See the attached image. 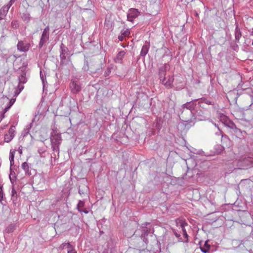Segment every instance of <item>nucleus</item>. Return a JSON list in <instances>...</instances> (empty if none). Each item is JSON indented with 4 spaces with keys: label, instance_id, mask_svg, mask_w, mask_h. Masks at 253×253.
Wrapping results in <instances>:
<instances>
[{
    "label": "nucleus",
    "instance_id": "nucleus-34",
    "mask_svg": "<svg viewBox=\"0 0 253 253\" xmlns=\"http://www.w3.org/2000/svg\"><path fill=\"white\" fill-rule=\"evenodd\" d=\"M13 138V137H12V136H10V135H8L7 134H5L4 135V141L5 142H9L11 141V140Z\"/></svg>",
    "mask_w": 253,
    "mask_h": 253
},
{
    "label": "nucleus",
    "instance_id": "nucleus-3",
    "mask_svg": "<svg viewBox=\"0 0 253 253\" xmlns=\"http://www.w3.org/2000/svg\"><path fill=\"white\" fill-rule=\"evenodd\" d=\"M150 233V229L145 228L141 231V234L140 239L141 240L140 242L141 245H138L137 247L138 249L141 252H145V248H147L148 240L147 237Z\"/></svg>",
    "mask_w": 253,
    "mask_h": 253
},
{
    "label": "nucleus",
    "instance_id": "nucleus-11",
    "mask_svg": "<svg viewBox=\"0 0 253 253\" xmlns=\"http://www.w3.org/2000/svg\"><path fill=\"white\" fill-rule=\"evenodd\" d=\"M176 224L177 225V226L179 224V225L181 227L182 230L183 231V235L187 241L188 235L187 234V233L186 231V230L184 228V226L185 225H187V223H186L184 221H183L180 219L176 220Z\"/></svg>",
    "mask_w": 253,
    "mask_h": 253
},
{
    "label": "nucleus",
    "instance_id": "nucleus-14",
    "mask_svg": "<svg viewBox=\"0 0 253 253\" xmlns=\"http://www.w3.org/2000/svg\"><path fill=\"white\" fill-rule=\"evenodd\" d=\"M126 54V52L124 51H120L117 55L116 58L115 59V61L117 63H122V60L124 56Z\"/></svg>",
    "mask_w": 253,
    "mask_h": 253
},
{
    "label": "nucleus",
    "instance_id": "nucleus-43",
    "mask_svg": "<svg viewBox=\"0 0 253 253\" xmlns=\"http://www.w3.org/2000/svg\"><path fill=\"white\" fill-rule=\"evenodd\" d=\"M125 38V37L122 35V34L118 36V39L120 41H123Z\"/></svg>",
    "mask_w": 253,
    "mask_h": 253
},
{
    "label": "nucleus",
    "instance_id": "nucleus-7",
    "mask_svg": "<svg viewBox=\"0 0 253 253\" xmlns=\"http://www.w3.org/2000/svg\"><path fill=\"white\" fill-rule=\"evenodd\" d=\"M139 12L135 8H130L127 14V20L133 22L134 19L138 17Z\"/></svg>",
    "mask_w": 253,
    "mask_h": 253
},
{
    "label": "nucleus",
    "instance_id": "nucleus-16",
    "mask_svg": "<svg viewBox=\"0 0 253 253\" xmlns=\"http://www.w3.org/2000/svg\"><path fill=\"white\" fill-rule=\"evenodd\" d=\"M21 18L23 20V21L24 22H30L31 19V17L30 13L27 11H25V12L22 13V15H21Z\"/></svg>",
    "mask_w": 253,
    "mask_h": 253
},
{
    "label": "nucleus",
    "instance_id": "nucleus-28",
    "mask_svg": "<svg viewBox=\"0 0 253 253\" xmlns=\"http://www.w3.org/2000/svg\"><path fill=\"white\" fill-rule=\"evenodd\" d=\"M15 101V99H12L9 102V105L7 106L3 111V115L5 114L10 109Z\"/></svg>",
    "mask_w": 253,
    "mask_h": 253
},
{
    "label": "nucleus",
    "instance_id": "nucleus-31",
    "mask_svg": "<svg viewBox=\"0 0 253 253\" xmlns=\"http://www.w3.org/2000/svg\"><path fill=\"white\" fill-rule=\"evenodd\" d=\"M40 78L42 82L43 88H44L45 86V84H47V82L46 81L45 77L41 71H40Z\"/></svg>",
    "mask_w": 253,
    "mask_h": 253
},
{
    "label": "nucleus",
    "instance_id": "nucleus-1",
    "mask_svg": "<svg viewBox=\"0 0 253 253\" xmlns=\"http://www.w3.org/2000/svg\"><path fill=\"white\" fill-rule=\"evenodd\" d=\"M169 65L165 64L159 68L158 76L160 82L163 84L167 88H172L173 87V83L174 78L172 76H168L166 77V72L169 70Z\"/></svg>",
    "mask_w": 253,
    "mask_h": 253
},
{
    "label": "nucleus",
    "instance_id": "nucleus-36",
    "mask_svg": "<svg viewBox=\"0 0 253 253\" xmlns=\"http://www.w3.org/2000/svg\"><path fill=\"white\" fill-rule=\"evenodd\" d=\"M67 253H77L75 247L72 245V246L67 250Z\"/></svg>",
    "mask_w": 253,
    "mask_h": 253
},
{
    "label": "nucleus",
    "instance_id": "nucleus-46",
    "mask_svg": "<svg viewBox=\"0 0 253 253\" xmlns=\"http://www.w3.org/2000/svg\"><path fill=\"white\" fill-rule=\"evenodd\" d=\"M10 168H11L12 166L14 165V161H10Z\"/></svg>",
    "mask_w": 253,
    "mask_h": 253
},
{
    "label": "nucleus",
    "instance_id": "nucleus-42",
    "mask_svg": "<svg viewBox=\"0 0 253 253\" xmlns=\"http://www.w3.org/2000/svg\"><path fill=\"white\" fill-rule=\"evenodd\" d=\"M79 212H81V213H82V212H84V213H88L89 212V211L86 210V209H84V210H79Z\"/></svg>",
    "mask_w": 253,
    "mask_h": 253
},
{
    "label": "nucleus",
    "instance_id": "nucleus-21",
    "mask_svg": "<svg viewBox=\"0 0 253 253\" xmlns=\"http://www.w3.org/2000/svg\"><path fill=\"white\" fill-rule=\"evenodd\" d=\"M11 200L13 202H16L17 200V191L15 189L13 186H12L11 190Z\"/></svg>",
    "mask_w": 253,
    "mask_h": 253
},
{
    "label": "nucleus",
    "instance_id": "nucleus-44",
    "mask_svg": "<svg viewBox=\"0 0 253 253\" xmlns=\"http://www.w3.org/2000/svg\"><path fill=\"white\" fill-rule=\"evenodd\" d=\"M173 233L174 234V235H175V236L177 238H178L180 236V235L179 234L177 233L175 230H174L173 231Z\"/></svg>",
    "mask_w": 253,
    "mask_h": 253
},
{
    "label": "nucleus",
    "instance_id": "nucleus-8",
    "mask_svg": "<svg viewBox=\"0 0 253 253\" xmlns=\"http://www.w3.org/2000/svg\"><path fill=\"white\" fill-rule=\"evenodd\" d=\"M31 46L29 42H24L23 41H19L17 44V49L21 52H27Z\"/></svg>",
    "mask_w": 253,
    "mask_h": 253
},
{
    "label": "nucleus",
    "instance_id": "nucleus-25",
    "mask_svg": "<svg viewBox=\"0 0 253 253\" xmlns=\"http://www.w3.org/2000/svg\"><path fill=\"white\" fill-rule=\"evenodd\" d=\"M33 121H34L33 120L32 122L30 123L27 126H26L25 128H24V129L23 130V133H24V135H27V134L29 133L30 129L31 128V127L33 126Z\"/></svg>",
    "mask_w": 253,
    "mask_h": 253
},
{
    "label": "nucleus",
    "instance_id": "nucleus-12",
    "mask_svg": "<svg viewBox=\"0 0 253 253\" xmlns=\"http://www.w3.org/2000/svg\"><path fill=\"white\" fill-rule=\"evenodd\" d=\"M9 8L7 5H4L0 9V20H2L5 18Z\"/></svg>",
    "mask_w": 253,
    "mask_h": 253
},
{
    "label": "nucleus",
    "instance_id": "nucleus-27",
    "mask_svg": "<svg viewBox=\"0 0 253 253\" xmlns=\"http://www.w3.org/2000/svg\"><path fill=\"white\" fill-rule=\"evenodd\" d=\"M72 246V245L70 243H64L62 244L59 247V250H63L65 248H67V250L70 248Z\"/></svg>",
    "mask_w": 253,
    "mask_h": 253
},
{
    "label": "nucleus",
    "instance_id": "nucleus-24",
    "mask_svg": "<svg viewBox=\"0 0 253 253\" xmlns=\"http://www.w3.org/2000/svg\"><path fill=\"white\" fill-rule=\"evenodd\" d=\"M11 28L13 29H17L19 27V23L17 20H13L10 23Z\"/></svg>",
    "mask_w": 253,
    "mask_h": 253
},
{
    "label": "nucleus",
    "instance_id": "nucleus-4",
    "mask_svg": "<svg viewBox=\"0 0 253 253\" xmlns=\"http://www.w3.org/2000/svg\"><path fill=\"white\" fill-rule=\"evenodd\" d=\"M49 27L47 26L42 32L38 44V47L41 49L48 41L49 39Z\"/></svg>",
    "mask_w": 253,
    "mask_h": 253
},
{
    "label": "nucleus",
    "instance_id": "nucleus-51",
    "mask_svg": "<svg viewBox=\"0 0 253 253\" xmlns=\"http://www.w3.org/2000/svg\"><path fill=\"white\" fill-rule=\"evenodd\" d=\"M4 37H5V36H1L0 39H2V38H4Z\"/></svg>",
    "mask_w": 253,
    "mask_h": 253
},
{
    "label": "nucleus",
    "instance_id": "nucleus-40",
    "mask_svg": "<svg viewBox=\"0 0 253 253\" xmlns=\"http://www.w3.org/2000/svg\"><path fill=\"white\" fill-rule=\"evenodd\" d=\"M16 0H10L6 5H7L9 8H10L11 6V5L15 2Z\"/></svg>",
    "mask_w": 253,
    "mask_h": 253
},
{
    "label": "nucleus",
    "instance_id": "nucleus-10",
    "mask_svg": "<svg viewBox=\"0 0 253 253\" xmlns=\"http://www.w3.org/2000/svg\"><path fill=\"white\" fill-rule=\"evenodd\" d=\"M185 85L184 80L182 78H179L176 79L175 85L173 87H175L176 90H179L183 89Z\"/></svg>",
    "mask_w": 253,
    "mask_h": 253
},
{
    "label": "nucleus",
    "instance_id": "nucleus-39",
    "mask_svg": "<svg viewBox=\"0 0 253 253\" xmlns=\"http://www.w3.org/2000/svg\"><path fill=\"white\" fill-rule=\"evenodd\" d=\"M83 69L84 71H87L88 69V62L87 61L84 62V66L83 67Z\"/></svg>",
    "mask_w": 253,
    "mask_h": 253
},
{
    "label": "nucleus",
    "instance_id": "nucleus-38",
    "mask_svg": "<svg viewBox=\"0 0 253 253\" xmlns=\"http://www.w3.org/2000/svg\"><path fill=\"white\" fill-rule=\"evenodd\" d=\"M111 72V69L110 68H107L105 70L104 75L105 77H107L109 76Z\"/></svg>",
    "mask_w": 253,
    "mask_h": 253
},
{
    "label": "nucleus",
    "instance_id": "nucleus-29",
    "mask_svg": "<svg viewBox=\"0 0 253 253\" xmlns=\"http://www.w3.org/2000/svg\"><path fill=\"white\" fill-rule=\"evenodd\" d=\"M121 34L124 36L125 37L129 36L130 34V32L128 28H124L121 31Z\"/></svg>",
    "mask_w": 253,
    "mask_h": 253
},
{
    "label": "nucleus",
    "instance_id": "nucleus-47",
    "mask_svg": "<svg viewBox=\"0 0 253 253\" xmlns=\"http://www.w3.org/2000/svg\"><path fill=\"white\" fill-rule=\"evenodd\" d=\"M3 116L4 117V114L3 115V112H2V113L0 115V117H3Z\"/></svg>",
    "mask_w": 253,
    "mask_h": 253
},
{
    "label": "nucleus",
    "instance_id": "nucleus-41",
    "mask_svg": "<svg viewBox=\"0 0 253 253\" xmlns=\"http://www.w3.org/2000/svg\"><path fill=\"white\" fill-rule=\"evenodd\" d=\"M184 108H186L187 109H190V102H187L186 104L183 105Z\"/></svg>",
    "mask_w": 253,
    "mask_h": 253
},
{
    "label": "nucleus",
    "instance_id": "nucleus-6",
    "mask_svg": "<svg viewBox=\"0 0 253 253\" xmlns=\"http://www.w3.org/2000/svg\"><path fill=\"white\" fill-rule=\"evenodd\" d=\"M70 88L73 94H77L81 90L80 84L77 81L72 80L70 83Z\"/></svg>",
    "mask_w": 253,
    "mask_h": 253
},
{
    "label": "nucleus",
    "instance_id": "nucleus-9",
    "mask_svg": "<svg viewBox=\"0 0 253 253\" xmlns=\"http://www.w3.org/2000/svg\"><path fill=\"white\" fill-rule=\"evenodd\" d=\"M60 58L61 62L66 59V54L69 51L68 48L63 43H61L60 46Z\"/></svg>",
    "mask_w": 253,
    "mask_h": 253
},
{
    "label": "nucleus",
    "instance_id": "nucleus-17",
    "mask_svg": "<svg viewBox=\"0 0 253 253\" xmlns=\"http://www.w3.org/2000/svg\"><path fill=\"white\" fill-rule=\"evenodd\" d=\"M243 164L246 167H253V158L252 157L245 158L243 160Z\"/></svg>",
    "mask_w": 253,
    "mask_h": 253
},
{
    "label": "nucleus",
    "instance_id": "nucleus-5",
    "mask_svg": "<svg viewBox=\"0 0 253 253\" xmlns=\"http://www.w3.org/2000/svg\"><path fill=\"white\" fill-rule=\"evenodd\" d=\"M78 193L82 197H89V188L86 184V181H84L79 184Z\"/></svg>",
    "mask_w": 253,
    "mask_h": 253
},
{
    "label": "nucleus",
    "instance_id": "nucleus-45",
    "mask_svg": "<svg viewBox=\"0 0 253 253\" xmlns=\"http://www.w3.org/2000/svg\"><path fill=\"white\" fill-rule=\"evenodd\" d=\"M149 224V223H147V222H146V223H145L143 224H142V227H143V228L145 227V226H146L147 225Z\"/></svg>",
    "mask_w": 253,
    "mask_h": 253
},
{
    "label": "nucleus",
    "instance_id": "nucleus-23",
    "mask_svg": "<svg viewBox=\"0 0 253 253\" xmlns=\"http://www.w3.org/2000/svg\"><path fill=\"white\" fill-rule=\"evenodd\" d=\"M24 85L22 84L19 83L17 88L15 89L14 91V94L15 96H17L19 94V93L22 91L24 89Z\"/></svg>",
    "mask_w": 253,
    "mask_h": 253
},
{
    "label": "nucleus",
    "instance_id": "nucleus-49",
    "mask_svg": "<svg viewBox=\"0 0 253 253\" xmlns=\"http://www.w3.org/2000/svg\"><path fill=\"white\" fill-rule=\"evenodd\" d=\"M18 151H19V153H20V154H21V153H22V149H19V150H18Z\"/></svg>",
    "mask_w": 253,
    "mask_h": 253
},
{
    "label": "nucleus",
    "instance_id": "nucleus-37",
    "mask_svg": "<svg viewBox=\"0 0 253 253\" xmlns=\"http://www.w3.org/2000/svg\"><path fill=\"white\" fill-rule=\"evenodd\" d=\"M45 151L42 148H39L38 149V153L40 154L41 157H44L43 154L45 153Z\"/></svg>",
    "mask_w": 253,
    "mask_h": 253
},
{
    "label": "nucleus",
    "instance_id": "nucleus-35",
    "mask_svg": "<svg viewBox=\"0 0 253 253\" xmlns=\"http://www.w3.org/2000/svg\"><path fill=\"white\" fill-rule=\"evenodd\" d=\"M14 154H15V152L11 150L10 151V153H9V158L10 161H14Z\"/></svg>",
    "mask_w": 253,
    "mask_h": 253
},
{
    "label": "nucleus",
    "instance_id": "nucleus-26",
    "mask_svg": "<svg viewBox=\"0 0 253 253\" xmlns=\"http://www.w3.org/2000/svg\"><path fill=\"white\" fill-rule=\"evenodd\" d=\"M9 179L12 184H13L16 179V175L14 171L12 170L11 168H10V173L9 175Z\"/></svg>",
    "mask_w": 253,
    "mask_h": 253
},
{
    "label": "nucleus",
    "instance_id": "nucleus-48",
    "mask_svg": "<svg viewBox=\"0 0 253 253\" xmlns=\"http://www.w3.org/2000/svg\"><path fill=\"white\" fill-rule=\"evenodd\" d=\"M4 118V117L3 116L2 117H0V122L2 121V120Z\"/></svg>",
    "mask_w": 253,
    "mask_h": 253
},
{
    "label": "nucleus",
    "instance_id": "nucleus-30",
    "mask_svg": "<svg viewBox=\"0 0 253 253\" xmlns=\"http://www.w3.org/2000/svg\"><path fill=\"white\" fill-rule=\"evenodd\" d=\"M85 205V203L84 201L79 200L77 204V209L79 211V210H82V208H84Z\"/></svg>",
    "mask_w": 253,
    "mask_h": 253
},
{
    "label": "nucleus",
    "instance_id": "nucleus-19",
    "mask_svg": "<svg viewBox=\"0 0 253 253\" xmlns=\"http://www.w3.org/2000/svg\"><path fill=\"white\" fill-rule=\"evenodd\" d=\"M26 73L25 72L22 73V74L19 76V83L24 84L27 82V79L26 77Z\"/></svg>",
    "mask_w": 253,
    "mask_h": 253
},
{
    "label": "nucleus",
    "instance_id": "nucleus-33",
    "mask_svg": "<svg viewBox=\"0 0 253 253\" xmlns=\"http://www.w3.org/2000/svg\"><path fill=\"white\" fill-rule=\"evenodd\" d=\"M14 132H15V127L14 126H11L9 128L8 133H6V134L10 135V136H12V137H14Z\"/></svg>",
    "mask_w": 253,
    "mask_h": 253
},
{
    "label": "nucleus",
    "instance_id": "nucleus-15",
    "mask_svg": "<svg viewBox=\"0 0 253 253\" xmlns=\"http://www.w3.org/2000/svg\"><path fill=\"white\" fill-rule=\"evenodd\" d=\"M21 168L24 170L25 174L29 175V176H30L32 174L31 172L30 169V167H29V164H28V163H27L26 162L23 163L21 165Z\"/></svg>",
    "mask_w": 253,
    "mask_h": 253
},
{
    "label": "nucleus",
    "instance_id": "nucleus-32",
    "mask_svg": "<svg viewBox=\"0 0 253 253\" xmlns=\"http://www.w3.org/2000/svg\"><path fill=\"white\" fill-rule=\"evenodd\" d=\"M4 194L3 191V186H0V203L2 204V201L3 200Z\"/></svg>",
    "mask_w": 253,
    "mask_h": 253
},
{
    "label": "nucleus",
    "instance_id": "nucleus-2",
    "mask_svg": "<svg viewBox=\"0 0 253 253\" xmlns=\"http://www.w3.org/2000/svg\"><path fill=\"white\" fill-rule=\"evenodd\" d=\"M50 138L52 150L54 152H59V145L62 141L61 134L53 130L51 133Z\"/></svg>",
    "mask_w": 253,
    "mask_h": 253
},
{
    "label": "nucleus",
    "instance_id": "nucleus-50",
    "mask_svg": "<svg viewBox=\"0 0 253 253\" xmlns=\"http://www.w3.org/2000/svg\"><path fill=\"white\" fill-rule=\"evenodd\" d=\"M251 35H252V36H253V29H252V32H251Z\"/></svg>",
    "mask_w": 253,
    "mask_h": 253
},
{
    "label": "nucleus",
    "instance_id": "nucleus-13",
    "mask_svg": "<svg viewBox=\"0 0 253 253\" xmlns=\"http://www.w3.org/2000/svg\"><path fill=\"white\" fill-rule=\"evenodd\" d=\"M149 47V43H146L145 44L143 45L141 48L140 55L141 56L145 57L148 52Z\"/></svg>",
    "mask_w": 253,
    "mask_h": 253
},
{
    "label": "nucleus",
    "instance_id": "nucleus-22",
    "mask_svg": "<svg viewBox=\"0 0 253 253\" xmlns=\"http://www.w3.org/2000/svg\"><path fill=\"white\" fill-rule=\"evenodd\" d=\"M210 248V246L208 244V241H206L204 244V247H202L200 246V249L201 251L204 253H207L209 252V251Z\"/></svg>",
    "mask_w": 253,
    "mask_h": 253
},
{
    "label": "nucleus",
    "instance_id": "nucleus-18",
    "mask_svg": "<svg viewBox=\"0 0 253 253\" xmlns=\"http://www.w3.org/2000/svg\"><path fill=\"white\" fill-rule=\"evenodd\" d=\"M156 247H154L152 250L149 251V253H154L156 252H161V244L157 239L155 240Z\"/></svg>",
    "mask_w": 253,
    "mask_h": 253
},
{
    "label": "nucleus",
    "instance_id": "nucleus-20",
    "mask_svg": "<svg viewBox=\"0 0 253 253\" xmlns=\"http://www.w3.org/2000/svg\"><path fill=\"white\" fill-rule=\"evenodd\" d=\"M15 226L14 223L10 224L5 228V232L8 234L13 232L15 229Z\"/></svg>",
    "mask_w": 253,
    "mask_h": 253
}]
</instances>
